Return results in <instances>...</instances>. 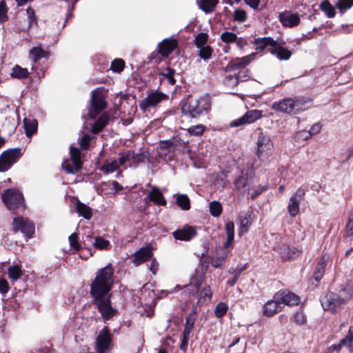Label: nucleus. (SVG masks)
<instances>
[{"label":"nucleus","mask_w":353,"mask_h":353,"mask_svg":"<svg viewBox=\"0 0 353 353\" xmlns=\"http://www.w3.org/2000/svg\"><path fill=\"white\" fill-rule=\"evenodd\" d=\"M220 39L223 43H229L236 41L237 36L235 33L226 31L221 34Z\"/></svg>","instance_id":"50"},{"label":"nucleus","mask_w":353,"mask_h":353,"mask_svg":"<svg viewBox=\"0 0 353 353\" xmlns=\"http://www.w3.org/2000/svg\"><path fill=\"white\" fill-rule=\"evenodd\" d=\"M26 14L28 17V26L31 27L34 25L37 26V19L35 16L34 10L31 7H28L26 9Z\"/></svg>","instance_id":"53"},{"label":"nucleus","mask_w":353,"mask_h":353,"mask_svg":"<svg viewBox=\"0 0 353 353\" xmlns=\"http://www.w3.org/2000/svg\"><path fill=\"white\" fill-rule=\"evenodd\" d=\"M62 167L68 174H76L81 170L76 165H72L68 161H65L62 163Z\"/></svg>","instance_id":"61"},{"label":"nucleus","mask_w":353,"mask_h":353,"mask_svg":"<svg viewBox=\"0 0 353 353\" xmlns=\"http://www.w3.org/2000/svg\"><path fill=\"white\" fill-rule=\"evenodd\" d=\"M270 53L281 61H287L290 59L292 56V52L286 48L278 45L276 41V44H274L273 47H271Z\"/></svg>","instance_id":"20"},{"label":"nucleus","mask_w":353,"mask_h":353,"mask_svg":"<svg viewBox=\"0 0 353 353\" xmlns=\"http://www.w3.org/2000/svg\"><path fill=\"white\" fill-rule=\"evenodd\" d=\"M248 183V177L246 176H239L234 181V186L236 189L246 192L250 190Z\"/></svg>","instance_id":"37"},{"label":"nucleus","mask_w":353,"mask_h":353,"mask_svg":"<svg viewBox=\"0 0 353 353\" xmlns=\"http://www.w3.org/2000/svg\"><path fill=\"white\" fill-rule=\"evenodd\" d=\"M283 306L281 305L279 300L272 297V299L268 301L263 306V315L272 317L282 310Z\"/></svg>","instance_id":"19"},{"label":"nucleus","mask_w":353,"mask_h":353,"mask_svg":"<svg viewBox=\"0 0 353 353\" xmlns=\"http://www.w3.org/2000/svg\"><path fill=\"white\" fill-rule=\"evenodd\" d=\"M30 72L27 68L15 65L11 70L10 77L13 79H25L29 77Z\"/></svg>","instance_id":"27"},{"label":"nucleus","mask_w":353,"mask_h":353,"mask_svg":"<svg viewBox=\"0 0 353 353\" xmlns=\"http://www.w3.org/2000/svg\"><path fill=\"white\" fill-rule=\"evenodd\" d=\"M94 248L100 250H106L110 245V242L100 236L95 238L94 242L93 243Z\"/></svg>","instance_id":"54"},{"label":"nucleus","mask_w":353,"mask_h":353,"mask_svg":"<svg viewBox=\"0 0 353 353\" xmlns=\"http://www.w3.org/2000/svg\"><path fill=\"white\" fill-rule=\"evenodd\" d=\"M176 71L174 69L168 67L165 69V72H159V75L163 77L164 79H167L169 84L173 85L176 83V80L174 78Z\"/></svg>","instance_id":"39"},{"label":"nucleus","mask_w":353,"mask_h":353,"mask_svg":"<svg viewBox=\"0 0 353 353\" xmlns=\"http://www.w3.org/2000/svg\"><path fill=\"white\" fill-rule=\"evenodd\" d=\"M90 137L88 134H83V136L81 137V139L79 141V145L81 146V148L83 150H88L90 147Z\"/></svg>","instance_id":"63"},{"label":"nucleus","mask_w":353,"mask_h":353,"mask_svg":"<svg viewBox=\"0 0 353 353\" xmlns=\"http://www.w3.org/2000/svg\"><path fill=\"white\" fill-rule=\"evenodd\" d=\"M109 119L110 117L107 113L103 114L92 125L91 132L95 134L101 132L108 125Z\"/></svg>","instance_id":"25"},{"label":"nucleus","mask_w":353,"mask_h":353,"mask_svg":"<svg viewBox=\"0 0 353 353\" xmlns=\"http://www.w3.org/2000/svg\"><path fill=\"white\" fill-rule=\"evenodd\" d=\"M339 342L342 346H346L348 348L352 347L353 325L349 327L347 335L344 338H343Z\"/></svg>","instance_id":"40"},{"label":"nucleus","mask_w":353,"mask_h":353,"mask_svg":"<svg viewBox=\"0 0 353 353\" xmlns=\"http://www.w3.org/2000/svg\"><path fill=\"white\" fill-rule=\"evenodd\" d=\"M223 82L225 85L228 86H234L236 85L239 83V81L236 79V74L232 75H228L225 77Z\"/></svg>","instance_id":"64"},{"label":"nucleus","mask_w":353,"mask_h":353,"mask_svg":"<svg viewBox=\"0 0 353 353\" xmlns=\"http://www.w3.org/2000/svg\"><path fill=\"white\" fill-rule=\"evenodd\" d=\"M236 79L238 81H245L250 77V72L248 69L246 68H243L239 71V72L236 74Z\"/></svg>","instance_id":"60"},{"label":"nucleus","mask_w":353,"mask_h":353,"mask_svg":"<svg viewBox=\"0 0 353 353\" xmlns=\"http://www.w3.org/2000/svg\"><path fill=\"white\" fill-rule=\"evenodd\" d=\"M208 268V262L201 259L199 266L190 276V283L183 286L185 293L189 295L196 294L202 285Z\"/></svg>","instance_id":"2"},{"label":"nucleus","mask_w":353,"mask_h":353,"mask_svg":"<svg viewBox=\"0 0 353 353\" xmlns=\"http://www.w3.org/2000/svg\"><path fill=\"white\" fill-rule=\"evenodd\" d=\"M147 158V154L143 152L134 153V152H131L130 159H132L134 163L138 164L140 163H143Z\"/></svg>","instance_id":"58"},{"label":"nucleus","mask_w":353,"mask_h":353,"mask_svg":"<svg viewBox=\"0 0 353 353\" xmlns=\"http://www.w3.org/2000/svg\"><path fill=\"white\" fill-rule=\"evenodd\" d=\"M178 46V41L165 39L158 44V52L163 57H168Z\"/></svg>","instance_id":"18"},{"label":"nucleus","mask_w":353,"mask_h":353,"mask_svg":"<svg viewBox=\"0 0 353 353\" xmlns=\"http://www.w3.org/2000/svg\"><path fill=\"white\" fill-rule=\"evenodd\" d=\"M113 283L114 269L112 264L109 263L96 272L95 278L90 284V296L105 321L109 320L116 313V310L111 306L109 296Z\"/></svg>","instance_id":"1"},{"label":"nucleus","mask_w":353,"mask_h":353,"mask_svg":"<svg viewBox=\"0 0 353 353\" xmlns=\"http://www.w3.org/2000/svg\"><path fill=\"white\" fill-rule=\"evenodd\" d=\"M195 323V318L192 316H186L185 324L183 334L190 335Z\"/></svg>","instance_id":"48"},{"label":"nucleus","mask_w":353,"mask_h":353,"mask_svg":"<svg viewBox=\"0 0 353 353\" xmlns=\"http://www.w3.org/2000/svg\"><path fill=\"white\" fill-rule=\"evenodd\" d=\"M152 256V253L151 250L148 248H141L139 251H137L133 259V263L136 265H141L145 261H149Z\"/></svg>","instance_id":"23"},{"label":"nucleus","mask_w":353,"mask_h":353,"mask_svg":"<svg viewBox=\"0 0 353 353\" xmlns=\"http://www.w3.org/2000/svg\"><path fill=\"white\" fill-rule=\"evenodd\" d=\"M320 9L325 12L328 18H332L335 16L336 12L334 8L328 0L323 1L320 4Z\"/></svg>","instance_id":"36"},{"label":"nucleus","mask_w":353,"mask_h":353,"mask_svg":"<svg viewBox=\"0 0 353 353\" xmlns=\"http://www.w3.org/2000/svg\"><path fill=\"white\" fill-rule=\"evenodd\" d=\"M92 99L89 107L88 116L91 119H95L97 116L106 108V102L99 95L92 92Z\"/></svg>","instance_id":"11"},{"label":"nucleus","mask_w":353,"mask_h":353,"mask_svg":"<svg viewBox=\"0 0 353 353\" xmlns=\"http://www.w3.org/2000/svg\"><path fill=\"white\" fill-rule=\"evenodd\" d=\"M112 337L109 328L104 327L99 333L95 345V350L98 353H105L110 347Z\"/></svg>","instance_id":"10"},{"label":"nucleus","mask_w":353,"mask_h":353,"mask_svg":"<svg viewBox=\"0 0 353 353\" xmlns=\"http://www.w3.org/2000/svg\"><path fill=\"white\" fill-rule=\"evenodd\" d=\"M325 266L326 258L325 256H322L318 261L313 274V277L316 281L319 282L322 279L325 272Z\"/></svg>","instance_id":"26"},{"label":"nucleus","mask_w":353,"mask_h":353,"mask_svg":"<svg viewBox=\"0 0 353 353\" xmlns=\"http://www.w3.org/2000/svg\"><path fill=\"white\" fill-rule=\"evenodd\" d=\"M228 310V306L223 302H219L215 307L214 314L217 318H222Z\"/></svg>","instance_id":"44"},{"label":"nucleus","mask_w":353,"mask_h":353,"mask_svg":"<svg viewBox=\"0 0 353 353\" xmlns=\"http://www.w3.org/2000/svg\"><path fill=\"white\" fill-rule=\"evenodd\" d=\"M299 202L300 201L293 198L290 199V203L288 205V211L292 217H294L299 212Z\"/></svg>","instance_id":"38"},{"label":"nucleus","mask_w":353,"mask_h":353,"mask_svg":"<svg viewBox=\"0 0 353 353\" xmlns=\"http://www.w3.org/2000/svg\"><path fill=\"white\" fill-rule=\"evenodd\" d=\"M119 168L117 160H114L111 162L106 161L101 167V170L105 173H112Z\"/></svg>","instance_id":"42"},{"label":"nucleus","mask_w":353,"mask_h":353,"mask_svg":"<svg viewBox=\"0 0 353 353\" xmlns=\"http://www.w3.org/2000/svg\"><path fill=\"white\" fill-rule=\"evenodd\" d=\"M274 44H276V41L270 37L256 38L254 40V45L257 51H263L268 48L270 52L271 47H273Z\"/></svg>","instance_id":"21"},{"label":"nucleus","mask_w":353,"mask_h":353,"mask_svg":"<svg viewBox=\"0 0 353 353\" xmlns=\"http://www.w3.org/2000/svg\"><path fill=\"white\" fill-rule=\"evenodd\" d=\"M70 159L73 165H76L77 168L82 169L83 162L81 161V154L80 150L74 146H71L70 148Z\"/></svg>","instance_id":"29"},{"label":"nucleus","mask_w":353,"mask_h":353,"mask_svg":"<svg viewBox=\"0 0 353 353\" xmlns=\"http://www.w3.org/2000/svg\"><path fill=\"white\" fill-rule=\"evenodd\" d=\"M279 252L283 260L285 261L298 256L300 252L294 247H291L288 245H282L279 248Z\"/></svg>","instance_id":"24"},{"label":"nucleus","mask_w":353,"mask_h":353,"mask_svg":"<svg viewBox=\"0 0 353 353\" xmlns=\"http://www.w3.org/2000/svg\"><path fill=\"white\" fill-rule=\"evenodd\" d=\"M274 298L279 300L281 305H298L299 297L295 294L288 290H279L274 294Z\"/></svg>","instance_id":"13"},{"label":"nucleus","mask_w":353,"mask_h":353,"mask_svg":"<svg viewBox=\"0 0 353 353\" xmlns=\"http://www.w3.org/2000/svg\"><path fill=\"white\" fill-rule=\"evenodd\" d=\"M225 229L226 232V241L224 243L225 248H229L234 241V224L232 221H228L225 223Z\"/></svg>","instance_id":"31"},{"label":"nucleus","mask_w":353,"mask_h":353,"mask_svg":"<svg viewBox=\"0 0 353 353\" xmlns=\"http://www.w3.org/2000/svg\"><path fill=\"white\" fill-rule=\"evenodd\" d=\"M210 212L214 217H218L222 212V206L219 201H213L209 204Z\"/></svg>","instance_id":"41"},{"label":"nucleus","mask_w":353,"mask_h":353,"mask_svg":"<svg viewBox=\"0 0 353 353\" xmlns=\"http://www.w3.org/2000/svg\"><path fill=\"white\" fill-rule=\"evenodd\" d=\"M131 151L128 150L123 153L119 154L118 164L120 166H123L125 163L130 159Z\"/></svg>","instance_id":"62"},{"label":"nucleus","mask_w":353,"mask_h":353,"mask_svg":"<svg viewBox=\"0 0 353 353\" xmlns=\"http://www.w3.org/2000/svg\"><path fill=\"white\" fill-rule=\"evenodd\" d=\"M159 146L161 149H164L170 152L174 150V148L176 146V143L174 140H165L161 141L159 143Z\"/></svg>","instance_id":"57"},{"label":"nucleus","mask_w":353,"mask_h":353,"mask_svg":"<svg viewBox=\"0 0 353 353\" xmlns=\"http://www.w3.org/2000/svg\"><path fill=\"white\" fill-rule=\"evenodd\" d=\"M172 235L176 240L188 241L196 235V231L194 227L185 225L182 228L174 231Z\"/></svg>","instance_id":"17"},{"label":"nucleus","mask_w":353,"mask_h":353,"mask_svg":"<svg viewBox=\"0 0 353 353\" xmlns=\"http://www.w3.org/2000/svg\"><path fill=\"white\" fill-rule=\"evenodd\" d=\"M1 199L10 210L21 208L24 204L23 194L14 188L6 190L1 195Z\"/></svg>","instance_id":"4"},{"label":"nucleus","mask_w":353,"mask_h":353,"mask_svg":"<svg viewBox=\"0 0 353 353\" xmlns=\"http://www.w3.org/2000/svg\"><path fill=\"white\" fill-rule=\"evenodd\" d=\"M76 209L79 216H83L87 220H90L92 216V208L83 203L78 201L76 203Z\"/></svg>","instance_id":"28"},{"label":"nucleus","mask_w":353,"mask_h":353,"mask_svg":"<svg viewBox=\"0 0 353 353\" xmlns=\"http://www.w3.org/2000/svg\"><path fill=\"white\" fill-rule=\"evenodd\" d=\"M168 99V96L159 91H154L149 94L147 97L140 101L139 107L143 110H146L149 108L155 107L163 101Z\"/></svg>","instance_id":"9"},{"label":"nucleus","mask_w":353,"mask_h":353,"mask_svg":"<svg viewBox=\"0 0 353 353\" xmlns=\"http://www.w3.org/2000/svg\"><path fill=\"white\" fill-rule=\"evenodd\" d=\"M199 48V57L201 59H203V60H208L211 57L212 50L210 46L206 45Z\"/></svg>","instance_id":"52"},{"label":"nucleus","mask_w":353,"mask_h":353,"mask_svg":"<svg viewBox=\"0 0 353 353\" xmlns=\"http://www.w3.org/2000/svg\"><path fill=\"white\" fill-rule=\"evenodd\" d=\"M12 229L17 232L21 231L28 239L34 233V223L27 218L17 216L13 219Z\"/></svg>","instance_id":"7"},{"label":"nucleus","mask_w":353,"mask_h":353,"mask_svg":"<svg viewBox=\"0 0 353 353\" xmlns=\"http://www.w3.org/2000/svg\"><path fill=\"white\" fill-rule=\"evenodd\" d=\"M8 8L6 6V3L5 0H1L0 1V23H4L8 19Z\"/></svg>","instance_id":"51"},{"label":"nucleus","mask_w":353,"mask_h":353,"mask_svg":"<svg viewBox=\"0 0 353 353\" xmlns=\"http://www.w3.org/2000/svg\"><path fill=\"white\" fill-rule=\"evenodd\" d=\"M176 196V204L182 210H188L190 209V199L188 195L184 194H177Z\"/></svg>","instance_id":"32"},{"label":"nucleus","mask_w":353,"mask_h":353,"mask_svg":"<svg viewBox=\"0 0 353 353\" xmlns=\"http://www.w3.org/2000/svg\"><path fill=\"white\" fill-rule=\"evenodd\" d=\"M240 230L239 234L241 235L248 232L249 226L251 225L250 216L248 214H241L239 216Z\"/></svg>","instance_id":"33"},{"label":"nucleus","mask_w":353,"mask_h":353,"mask_svg":"<svg viewBox=\"0 0 353 353\" xmlns=\"http://www.w3.org/2000/svg\"><path fill=\"white\" fill-rule=\"evenodd\" d=\"M248 19L247 13L245 10L237 9L234 12V20L235 21L243 23Z\"/></svg>","instance_id":"55"},{"label":"nucleus","mask_w":353,"mask_h":353,"mask_svg":"<svg viewBox=\"0 0 353 353\" xmlns=\"http://www.w3.org/2000/svg\"><path fill=\"white\" fill-rule=\"evenodd\" d=\"M321 302L325 310L335 312L344 303V299L334 292H329Z\"/></svg>","instance_id":"8"},{"label":"nucleus","mask_w":353,"mask_h":353,"mask_svg":"<svg viewBox=\"0 0 353 353\" xmlns=\"http://www.w3.org/2000/svg\"><path fill=\"white\" fill-rule=\"evenodd\" d=\"M204 130L205 126L199 124L190 127L188 129V132L191 135L201 136L203 133Z\"/></svg>","instance_id":"56"},{"label":"nucleus","mask_w":353,"mask_h":353,"mask_svg":"<svg viewBox=\"0 0 353 353\" xmlns=\"http://www.w3.org/2000/svg\"><path fill=\"white\" fill-rule=\"evenodd\" d=\"M125 67V62L121 59H115L112 61L110 69L115 72L120 73Z\"/></svg>","instance_id":"46"},{"label":"nucleus","mask_w":353,"mask_h":353,"mask_svg":"<svg viewBox=\"0 0 353 353\" xmlns=\"http://www.w3.org/2000/svg\"><path fill=\"white\" fill-rule=\"evenodd\" d=\"M199 7L201 10H202L205 13H211L212 12L219 1L218 0H200L199 1L197 0Z\"/></svg>","instance_id":"30"},{"label":"nucleus","mask_w":353,"mask_h":353,"mask_svg":"<svg viewBox=\"0 0 353 353\" xmlns=\"http://www.w3.org/2000/svg\"><path fill=\"white\" fill-rule=\"evenodd\" d=\"M70 245L75 250H79L81 246L78 242V234L75 232L70 234L68 237Z\"/></svg>","instance_id":"59"},{"label":"nucleus","mask_w":353,"mask_h":353,"mask_svg":"<svg viewBox=\"0 0 353 353\" xmlns=\"http://www.w3.org/2000/svg\"><path fill=\"white\" fill-rule=\"evenodd\" d=\"M209 103L206 99H190L183 102L181 106L182 113L190 118H196L207 111Z\"/></svg>","instance_id":"3"},{"label":"nucleus","mask_w":353,"mask_h":353,"mask_svg":"<svg viewBox=\"0 0 353 353\" xmlns=\"http://www.w3.org/2000/svg\"><path fill=\"white\" fill-rule=\"evenodd\" d=\"M256 144V154L259 158H261L263 152L270 151L273 148V142L270 136L263 132H260Z\"/></svg>","instance_id":"15"},{"label":"nucleus","mask_w":353,"mask_h":353,"mask_svg":"<svg viewBox=\"0 0 353 353\" xmlns=\"http://www.w3.org/2000/svg\"><path fill=\"white\" fill-rule=\"evenodd\" d=\"M23 126L27 137H30L37 131V121L25 118L23 119Z\"/></svg>","instance_id":"34"},{"label":"nucleus","mask_w":353,"mask_h":353,"mask_svg":"<svg viewBox=\"0 0 353 353\" xmlns=\"http://www.w3.org/2000/svg\"><path fill=\"white\" fill-rule=\"evenodd\" d=\"M22 274V271L18 265L11 266L8 269V276L13 281L19 279Z\"/></svg>","instance_id":"43"},{"label":"nucleus","mask_w":353,"mask_h":353,"mask_svg":"<svg viewBox=\"0 0 353 353\" xmlns=\"http://www.w3.org/2000/svg\"><path fill=\"white\" fill-rule=\"evenodd\" d=\"M292 320L298 325H303L307 322L306 316L302 311L295 312Z\"/></svg>","instance_id":"49"},{"label":"nucleus","mask_w":353,"mask_h":353,"mask_svg":"<svg viewBox=\"0 0 353 353\" xmlns=\"http://www.w3.org/2000/svg\"><path fill=\"white\" fill-rule=\"evenodd\" d=\"M279 19L284 27L293 28L300 23V17L298 13H293L291 11L285 10L280 12Z\"/></svg>","instance_id":"14"},{"label":"nucleus","mask_w":353,"mask_h":353,"mask_svg":"<svg viewBox=\"0 0 353 353\" xmlns=\"http://www.w3.org/2000/svg\"><path fill=\"white\" fill-rule=\"evenodd\" d=\"M302 105L301 100L299 99L287 98L283 100L275 101L272 108L276 112L282 113H296L300 105Z\"/></svg>","instance_id":"5"},{"label":"nucleus","mask_w":353,"mask_h":353,"mask_svg":"<svg viewBox=\"0 0 353 353\" xmlns=\"http://www.w3.org/2000/svg\"><path fill=\"white\" fill-rule=\"evenodd\" d=\"M148 198L150 201H152L158 205L165 206L167 204V201L164 196L157 186L152 188L151 191L148 195Z\"/></svg>","instance_id":"22"},{"label":"nucleus","mask_w":353,"mask_h":353,"mask_svg":"<svg viewBox=\"0 0 353 353\" xmlns=\"http://www.w3.org/2000/svg\"><path fill=\"white\" fill-rule=\"evenodd\" d=\"M254 54H251L248 56L243 57L241 58H237L234 60L231 61L225 67V71L231 72L234 70H240L246 66L253 60L254 57Z\"/></svg>","instance_id":"16"},{"label":"nucleus","mask_w":353,"mask_h":353,"mask_svg":"<svg viewBox=\"0 0 353 353\" xmlns=\"http://www.w3.org/2000/svg\"><path fill=\"white\" fill-rule=\"evenodd\" d=\"M21 149L19 148H12L4 151L0 156V171L5 172L21 157Z\"/></svg>","instance_id":"6"},{"label":"nucleus","mask_w":353,"mask_h":353,"mask_svg":"<svg viewBox=\"0 0 353 353\" xmlns=\"http://www.w3.org/2000/svg\"><path fill=\"white\" fill-rule=\"evenodd\" d=\"M29 53L34 63H36L40 59L47 56V52L40 47L33 48L30 50Z\"/></svg>","instance_id":"35"},{"label":"nucleus","mask_w":353,"mask_h":353,"mask_svg":"<svg viewBox=\"0 0 353 353\" xmlns=\"http://www.w3.org/2000/svg\"><path fill=\"white\" fill-rule=\"evenodd\" d=\"M208 35L207 33L200 32L199 33L194 39V44L196 48H200L204 46H206V43L208 41Z\"/></svg>","instance_id":"47"},{"label":"nucleus","mask_w":353,"mask_h":353,"mask_svg":"<svg viewBox=\"0 0 353 353\" xmlns=\"http://www.w3.org/2000/svg\"><path fill=\"white\" fill-rule=\"evenodd\" d=\"M353 6V0H339L336 4V7L341 13H344L346 10L351 8Z\"/></svg>","instance_id":"45"},{"label":"nucleus","mask_w":353,"mask_h":353,"mask_svg":"<svg viewBox=\"0 0 353 353\" xmlns=\"http://www.w3.org/2000/svg\"><path fill=\"white\" fill-rule=\"evenodd\" d=\"M261 116L262 113L260 110H249L243 117L232 121L230 123V127H239L246 123H252L261 118Z\"/></svg>","instance_id":"12"}]
</instances>
